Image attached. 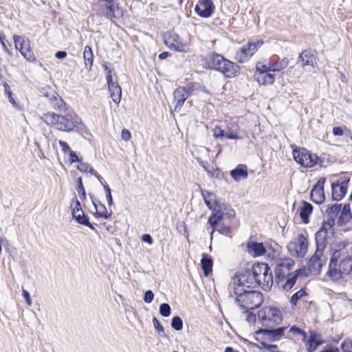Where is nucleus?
<instances>
[{"label":"nucleus","instance_id":"nucleus-46","mask_svg":"<svg viewBox=\"0 0 352 352\" xmlns=\"http://www.w3.org/2000/svg\"><path fill=\"white\" fill-rule=\"evenodd\" d=\"M78 168L82 172L93 173L94 171L89 164L83 162L80 163V164L78 166Z\"/></svg>","mask_w":352,"mask_h":352},{"label":"nucleus","instance_id":"nucleus-19","mask_svg":"<svg viewBox=\"0 0 352 352\" xmlns=\"http://www.w3.org/2000/svg\"><path fill=\"white\" fill-rule=\"evenodd\" d=\"M195 10L197 14L204 18L210 17L214 11V6L212 0H199L195 6Z\"/></svg>","mask_w":352,"mask_h":352},{"label":"nucleus","instance_id":"nucleus-3","mask_svg":"<svg viewBox=\"0 0 352 352\" xmlns=\"http://www.w3.org/2000/svg\"><path fill=\"white\" fill-rule=\"evenodd\" d=\"M236 296L235 302L241 309H254L260 306L263 302V296L261 292L246 289L237 285L231 288Z\"/></svg>","mask_w":352,"mask_h":352},{"label":"nucleus","instance_id":"nucleus-53","mask_svg":"<svg viewBox=\"0 0 352 352\" xmlns=\"http://www.w3.org/2000/svg\"><path fill=\"white\" fill-rule=\"evenodd\" d=\"M153 323L154 327L156 329L159 333H160V332L164 333V329L161 325L160 322H159V320L156 318H153Z\"/></svg>","mask_w":352,"mask_h":352},{"label":"nucleus","instance_id":"nucleus-9","mask_svg":"<svg viewBox=\"0 0 352 352\" xmlns=\"http://www.w3.org/2000/svg\"><path fill=\"white\" fill-rule=\"evenodd\" d=\"M263 45V40L253 39L243 45L236 53V58L240 63L247 62Z\"/></svg>","mask_w":352,"mask_h":352},{"label":"nucleus","instance_id":"nucleus-8","mask_svg":"<svg viewBox=\"0 0 352 352\" xmlns=\"http://www.w3.org/2000/svg\"><path fill=\"white\" fill-rule=\"evenodd\" d=\"M309 241L307 234H298L296 237L287 245V249L292 255L302 258L308 250Z\"/></svg>","mask_w":352,"mask_h":352},{"label":"nucleus","instance_id":"nucleus-54","mask_svg":"<svg viewBox=\"0 0 352 352\" xmlns=\"http://www.w3.org/2000/svg\"><path fill=\"white\" fill-rule=\"evenodd\" d=\"M69 162L71 164L80 162L78 155L72 151L69 152Z\"/></svg>","mask_w":352,"mask_h":352},{"label":"nucleus","instance_id":"nucleus-28","mask_svg":"<svg viewBox=\"0 0 352 352\" xmlns=\"http://www.w3.org/2000/svg\"><path fill=\"white\" fill-rule=\"evenodd\" d=\"M312 206L305 201H303L302 206L299 209V214L302 222L305 223H309V216L312 212Z\"/></svg>","mask_w":352,"mask_h":352},{"label":"nucleus","instance_id":"nucleus-59","mask_svg":"<svg viewBox=\"0 0 352 352\" xmlns=\"http://www.w3.org/2000/svg\"><path fill=\"white\" fill-rule=\"evenodd\" d=\"M55 56L58 59H64L67 56V53L64 51H58L56 53Z\"/></svg>","mask_w":352,"mask_h":352},{"label":"nucleus","instance_id":"nucleus-1","mask_svg":"<svg viewBox=\"0 0 352 352\" xmlns=\"http://www.w3.org/2000/svg\"><path fill=\"white\" fill-rule=\"evenodd\" d=\"M333 219L323 222L321 228L315 234L316 250L309 261L310 268L315 272L320 271L327 259V255L331 252L330 244L333 235Z\"/></svg>","mask_w":352,"mask_h":352},{"label":"nucleus","instance_id":"nucleus-18","mask_svg":"<svg viewBox=\"0 0 352 352\" xmlns=\"http://www.w3.org/2000/svg\"><path fill=\"white\" fill-rule=\"evenodd\" d=\"M325 181L326 179L324 177L319 179L311 191V199L317 204L323 203L325 199L324 193V184Z\"/></svg>","mask_w":352,"mask_h":352},{"label":"nucleus","instance_id":"nucleus-45","mask_svg":"<svg viewBox=\"0 0 352 352\" xmlns=\"http://www.w3.org/2000/svg\"><path fill=\"white\" fill-rule=\"evenodd\" d=\"M245 314L246 320L250 323H253L256 321V316L252 312H250V309H241Z\"/></svg>","mask_w":352,"mask_h":352},{"label":"nucleus","instance_id":"nucleus-34","mask_svg":"<svg viewBox=\"0 0 352 352\" xmlns=\"http://www.w3.org/2000/svg\"><path fill=\"white\" fill-rule=\"evenodd\" d=\"M93 204L96 209V213L98 217H103L106 219H109L111 213H109L104 205L100 204H97L94 201H93Z\"/></svg>","mask_w":352,"mask_h":352},{"label":"nucleus","instance_id":"nucleus-48","mask_svg":"<svg viewBox=\"0 0 352 352\" xmlns=\"http://www.w3.org/2000/svg\"><path fill=\"white\" fill-rule=\"evenodd\" d=\"M154 298V294L151 290L146 291L144 294V300L146 303H150Z\"/></svg>","mask_w":352,"mask_h":352},{"label":"nucleus","instance_id":"nucleus-22","mask_svg":"<svg viewBox=\"0 0 352 352\" xmlns=\"http://www.w3.org/2000/svg\"><path fill=\"white\" fill-rule=\"evenodd\" d=\"M286 327H279L275 329H261L256 332V336L263 335L273 341L279 340L284 336Z\"/></svg>","mask_w":352,"mask_h":352},{"label":"nucleus","instance_id":"nucleus-56","mask_svg":"<svg viewBox=\"0 0 352 352\" xmlns=\"http://www.w3.org/2000/svg\"><path fill=\"white\" fill-rule=\"evenodd\" d=\"M6 41V36H4V34H0V42H1V45H3L5 51H6L8 54H10V52L8 50V48L7 47Z\"/></svg>","mask_w":352,"mask_h":352},{"label":"nucleus","instance_id":"nucleus-25","mask_svg":"<svg viewBox=\"0 0 352 352\" xmlns=\"http://www.w3.org/2000/svg\"><path fill=\"white\" fill-rule=\"evenodd\" d=\"M298 274L292 275L286 278L276 280L278 285L285 291L290 290L295 285Z\"/></svg>","mask_w":352,"mask_h":352},{"label":"nucleus","instance_id":"nucleus-55","mask_svg":"<svg viewBox=\"0 0 352 352\" xmlns=\"http://www.w3.org/2000/svg\"><path fill=\"white\" fill-rule=\"evenodd\" d=\"M23 296L25 298L27 304L29 306H31L32 305V300H31V298H30V295L29 292L27 290L23 289Z\"/></svg>","mask_w":352,"mask_h":352},{"label":"nucleus","instance_id":"nucleus-12","mask_svg":"<svg viewBox=\"0 0 352 352\" xmlns=\"http://www.w3.org/2000/svg\"><path fill=\"white\" fill-rule=\"evenodd\" d=\"M164 44L170 50L179 52H187L189 50V45L187 42H184L175 33L170 32L164 36Z\"/></svg>","mask_w":352,"mask_h":352},{"label":"nucleus","instance_id":"nucleus-10","mask_svg":"<svg viewBox=\"0 0 352 352\" xmlns=\"http://www.w3.org/2000/svg\"><path fill=\"white\" fill-rule=\"evenodd\" d=\"M327 212L331 218H333V215H338L336 223L340 226L346 225L352 218V214L348 205H344L341 208V204H334L328 208Z\"/></svg>","mask_w":352,"mask_h":352},{"label":"nucleus","instance_id":"nucleus-41","mask_svg":"<svg viewBox=\"0 0 352 352\" xmlns=\"http://www.w3.org/2000/svg\"><path fill=\"white\" fill-rule=\"evenodd\" d=\"M159 311H160V314H161V316H162L163 317H168L170 315L171 309L168 304L162 303L160 306Z\"/></svg>","mask_w":352,"mask_h":352},{"label":"nucleus","instance_id":"nucleus-52","mask_svg":"<svg viewBox=\"0 0 352 352\" xmlns=\"http://www.w3.org/2000/svg\"><path fill=\"white\" fill-rule=\"evenodd\" d=\"M58 144H59L63 153H69L71 151L70 147L67 144V142H65L63 140H59Z\"/></svg>","mask_w":352,"mask_h":352},{"label":"nucleus","instance_id":"nucleus-14","mask_svg":"<svg viewBox=\"0 0 352 352\" xmlns=\"http://www.w3.org/2000/svg\"><path fill=\"white\" fill-rule=\"evenodd\" d=\"M197 85L193 83H189L186 87H180L174 91L173 96L176 101L175 107V111H179L183 106L186 100L190 94L196 90Z\"/></svg>","mask_w":352,"mask_h":352},{"label":"nucleus","instance_id":"nucleus-27","mask_svg":"<svg viewBox=\"0 0 352 352\" xmlns=\"http://www.w3.org/2000/svg\"><path fill=\"white\" fill-rule=\"evenodd\" d=\"M230 175L236 181L244 179L248 177L247 167L243 164H239L230 171Z\"/></svg>","mask_w":352,"mask_h":352},{"label":"nucleus","instance_id":"nucleus-63","mask_svg":"<svg viewBox=\"0 0 352 352\" xmlns=\"http://www.w3.org/2000/svg\"><path fill=\"white\" fill-rule=\"evenodd\" d=\"M3 87H4V91H5V93H6V95L12 93L11 91H10V87L8 85V83L4 82L3 83Z\"/></svg>","mask_w":352,"mask_h":352},{"label":"nucleus","instance_id":"nucleus-13","mask_svg":"<svg viewBox=\"0 0 352 352\" xmlns=\"http://www.w3.org/2000/svg\"><path fill=\"white\" fill-rule=\"evenodd\" d=\"M14 42L16 49L19 50L21 55L29 62H34L36 58L30 47V41L23 37L14 35Z\"/></svg>","mask_w":352,"mask_h":352},{"label":"nucleus","instance_id":"nucleus-37","mask_svg":"<svg viewBox=\"0 0 352 352\" xmlns=\"http://www.w3.org/2000/svg\"><path fill=\"white\" fill-rule=\"evenodd\" d=\"M221 220L219 222V223L215 227H212V230L210 232L211 234V239L212 238V234L214 232V230L217 229V230L226 236H231V230L230 228L228 226H224V225H220Z\"/></svg>","mask_w":352,"mask_h":352},{"label":"nucleus","instance_id":"nucleus-2","mask_svg":"<svg viewBox=\"0 0 352 352\" xmlns=\"http://www.w3.org/2000/svg\"><path fill=\"white\" fill-rule=\"evenodd\" d=\"M41 119L52 127L61 131L69 132L78 126H82L81 119L75 113L62 116L54 112L43 114Z\"/></svg>","mask_w":352,"mask_h":352},{"label":"nucleus","instance_id":"nucleus-20","mask_svg":"<svg viewBox=\"0 0 352 352\" xmlns=\"http://www.w3.org/2000/svg\"><path fill=\"white\" fill-rule=\"evenodd\" d=\"M349 179L344 180L340 184H331V195L333 200L340 201L345 195Z\"/></svg>","mask_w":352,"mask_h":352},{"label":"nucleus","instance_id":"nucleus-16","mask_svg":"<svg viewBox=\"0 0 352 352\" xmlns=\"http://www.w3.org/2000/svg\"><path fill=\"white\" fill-rule=\"evenodd\" d=\"M294 262L291 258H283L280 260L275 267V278L276 280L286 278L292 275L296 274V272L293 273Z\"/></svg>","mask_w":352,"mask_h":352},{"label":"nucleus","instance_id":"nucleus-51","mask_svg":"<svg viewBox=\"0 0 352 352\" xmlns=\"http://www.w3.org/2000/svg\"><path fill=\"white\" fill-rule=\"evenodd\" d=\"M289 332H291L294 334L302 335L303 336V340H305L306 338L305 333L303 331H302L300 328L296 327L295 326H293L289 329Z\"/></svg>","mask_w":352,"mask_h":352},{"label":"nucleus","instance_id":"nucleus-33","mask_svg":"<svg viewBox=\"0 0 352 352\" xmlns=\"http://www.w3.org/2000/svg\"><path fill=\"white\" fill-rule=\"evenodd\" d=\"M225 137L227 139L230 140H240L241 137L239 135V129L238 125H232L230 127H228L226 131H225Z\"/></svg>","mask_w":352,"mask_h":352},{"label":"nucleus","instance_id":"nucleus-5","mask_svg":"<svg viewBox=\"0 0 352 352\" xmlns=\"http://www.w3.org/2000/svg\"><path fill=\"white\" fill-rule=\"evenodd\" d=\"M211 65L213 69L221 72L228 78L236 76L239 71V67L237 64L218 54H214L212 56Z\"/></svg>","mask_w":352,"mask_h":352},{"label":"nucleus","instance_id":"nucleus-30","mask_svg":"<svg viewBox=\"0 0 352 352\" xmlns=\"http://www.w3.org/2000/svg\"><path fill=\"white\" fill-rule=\"evenodd\" d=\"M212 260L206 254H203L201 261V268L204 270L205 276H208L212 270Z\"/></svg>","mask_w":352,"mask_h":352},{"label":"nucleus","instance_id":"nucleus-42","mask_svg":"<svg viewBox=\"0 0 352 352\" xmlns=\"http://www.w3.org/2000/svg\"><path fill=\"white\" fill-rule=\"evenodd\" d=\"M306 295V292L303 289H300L298 292L295 293L290 299L291 303L296 305L299 299Z\"/></svg>","mask_w":352,"mask_h":352},{"label":"nucleus","instance_id":"nucleus-15","mask_svg":"<svg viewBox=\"0 0 352 352\" xmlns=\"http://www.w3.org/2000/svg\"><path fill=\"white\" fill-rule=\"evenodd\" d=\"M237 285H241V287L246 289H252L256 287V281L253 276L252 269L250 270H246L240 273L239 275L234 279L233 284L230 285V287L233 288V287Z\"/></svg>","mask_w":352,"mask_h":352},{"label":"nucleus","instance_id":"nucleus-57","mask_svg":"<svg viewBox=\"0 0 352 352\" xmlns=\"http://www.w3.org/2000/svg\"><path fill=\"white\" fill-rule=\"evenodd\" d=\"M332 132L335 136H341L344 133L343 129L340 126L333 127Z\"/></svg>","mask_w":352,"mask_h":352},{"label":"nucleus","instance_id":"nucleus-31","mask_svg":"<svg viewBox=\"0 0 352 352\" xmlns=\"http://www.w3.org/2000/svg\"><path fill=\"white\" fill-rule=\"evenodd\" d=\"M83 58L85 60V67L88 69H91L93 65L94 54L91 48L89 46L85 47L83 52Z\"/></svg>","mask_w":352,"mask_h":352},{"label":"nucleus","instance_id":"nucleus-64","mask_svg":"<svg viewBox=\"0 0 352 352\" xmlns=\"http://www.w3.org/2000/svg\"><path fill=\"white\" fill-rule=\"evenodd\" d=\"M169 55H170V54L167 52H162L159 55V58L160 59L163 60V59H165L166 58H167Z\"/></svg>","mask_w":352,"mask_h":352},{"label":"nucleus","instance_id":"nucleus-29","mask_svg":"<svg viewBox=\"0 0 352 352\" xmlns=\"http://www.w3.org/2000/svg\"><path fill=\"white\" fill-rule=\"evenodd\" d=\"M336 263L331 258L330 263H329V268L327 272V275L332 279V280H338L341 278L342 275L344 274V272H342L340 267H339L338 269L336 267Z\"/></svg>","mask_w":352,"mask_h":352},{"label":"nucleus","instance_id":"nucleus-47","mask_svg":"<svg viewBox=\"0 0 352 352\" xmlns=\"http://www.w3.org/2000/svg\"><path fill=\"white\" fill-rule=\"evenodd\" d=\"M54 101L56 102L55 103V105L57 106V108L59 111H63L65 109V102L62 100V98H58V97H54Z\"/></svg>","mask_w":352,"mask_h":352},{"label":"nucleus","instance_id":"nucleus-61","mask_svg":"<svg viewBox=\"0 0 352 352\" xmlns=\"http://www.w3.org/2000/svg\"><path fill=\"white\" fill-rule=\"evenodd\" d=\"M261 344L266 349H267L268 350H272V349H274L276 348V346L275 345H271V344H266L265 342H261Z\"/></svg>","mask_w":352,"mask_h":352},{"label":"nucleus","instance_id":"nucleus-23","mask_svg":"<svg viewBox=\"0 0 352 352\" xmlns=\"http://www.w3.org/2000/svg\"><path fill=\"white\" fill-rule=\"evenodd\" d=\"M247 250L248 254L253 257L261 256L264 255L266 252L262 243L252 241L247 243Z\"/></svg>","mask_w":352,"mask_h":352},{"label":"nucleus","instance_id":"nucleus-38","mask_svg":"<svg viewBox=\"0 0 352 352\" xmlns=\"http://www.w3.org/2000/svg\"><path fill=\"white\" fill-rule=\"evenodd\" d=\"M256 73L271 72V64L267 60H259L256 63Z\"/></svg>","mask_w":352,"mask_h":352},{"label":"nucleus","instance_id":"nucleus-26","mask_svg":"<svg viewBox=\"0 0 352 352\" xmlns=\"http://www.w3.org/2000/svg\"><path fill=\"white\" fill-rule=\"evenodd\" d=\"M108 87L112 100L116 104H118L120 102L122 97L121 87H120L117 81H115L114 84H110V85Z\"/></svg>","mask_w":352,"mask_h":352},{"label":"nucleus","instance_id":"nucleus-43","mask_svg":"<svg viewBox=\"0 0 352 352\" xmlns=\"http://www.w3.org/2000/svg\"><path fill=\"white\" fill-rule=\"evenodd\" d=\"M213 135L217 139H222L225 137V130L222 129L220 126H216L213 129Z\"/></svg>","mask_w":352,"mask_h":352},{"label":"nucleus","instance_id":"nucleus-40","mask_svg":"<svg viewBox=\"0 0 352 352\" xmlns=\"http://www.w3.org/2000/svg\"><path fill=\"white\" fill-rule=\"evenodd\" d=\"M171 327L176 331L182 330L183 328V321L179 316H174L172 319Z\"/></svg>","mask_w":352,"mask_h":352},{"label":"nucleus","instance_id":"nucleus-35","mask_svg":"<svg viewBox=\"0 0 352 352\" xmlns=\"http://www.w3.org/2000/svg\"><path fill=\"white\" fill-rule=\"evenodd\" d=\"M321 342L316 339L314 335H311L308 340L306 341V347L308 352H314Z\"/></svg>","mask_w":352,"mask_h":352},{"label":"nucleus","instance_id":"nucleus-32","mask_svg":"<svg viewBox=\"0 0 352 352\" xmlns=\"http://www.w3.org/2000/svg\"><path fill=\"white\" fill-rule=\"evenodd\" d=\"M340 267L344 274H352V256H349L341 260Z\"/></svg>","mask_w":352,"mask_h":352},{"label":"nucleus","instance_id":"nucleus-11","mask_svg":"<svg viewBox=\"0 0 352 352\" xmlns=\"http://www.w3.org/2000/svg\"><path fill=\"white\" fill-rule=\"evenodd\" d=\"M294 160L302 166L311 168L315 166L318 162V157L311 153L305 148H296L293 150Z\"/></svg>","mask_w":352,"mask_h":352},{"label":"nucleus","instance_id":"nucleus-50","mask_svg":"<svg viewBox=\"0 0 352 352\" xmlns=\"http://www.w3.org/2000/svg\"><path fill=\"white\" fill-rule=\"evenodd\" d=\"M121 137L123 140L127 142L131 138V132L126 129H123L121 132Z\"/></svg>","mask_w":352,"mask_h":352},{"label":"nucleus","instance_id":"nucleus-49","mask_svg":"<svg viewBox=\"0 0 352 352\" xmlns=\"http://www.w3.org/2000/svg\"><path fill=\"white\" fill-rule=\"evenodd\" d=\"M7 96L8 98L9 102L12 104V106L14 108H16L18 110H21L22 109L21 106L14 100V98L12 96V93L9 94H7Z\"/></svg>","mask_w":352,"mask_h":352},{"label":"nucleus","instance_id":"nucleus-58","mask_svg":"<svg viewBox=\"0 0 352 352\" xmlns=\"http://www.w3.org/2000/svg\"><path fill=\"white\" fill-rule=\"evenodd\" d=\"M142 241L147 243L148 244H152L153 243L152 237L148 234H143L142 236Z\"/></svg>","mask_w":352,"mask_h":352},{"label":"nucleus","instance_id":"nucleus-36","mask_svg":"<svg viewBox=\"0 0 352 352\" xmlns=\"http://www.w3.org/2000/svg\"><path fill=\"white\" fill-rule=\"evenodd\" d=\"M289 60L286 58H283L281 60L274 62L271 64V72H278L287 67Z\"/></svg>","mask_w":352,"mask_h":352},{"label":"nucleus","instance_id":"nucleus-24","mask_svg":"<svg viewBox=\"0 0 352 352\" xmlns=\"http://www.w3.org/2000/svg\"><path fill=\"white\" fill-rule=\"evenodd\" d=\"M254 78L261 85H272L275 80L274 75L267 72L255 73Z\"/></svg>","mask_w":352,"mask_h":352},{"label":"nucleus","instance_id":"nucleus-60","mask_svg":"<svg viewBox=\"0 0 352 352\" xmlns=\"http://www.w3.org/2000/svg\"><path fill=\"white\" fill-rule=\"evenodd\" d=\"M107 81L108 86H109L110 84H114L115 81L113 80L111 70H109L108 74L107 75Z\"/></svg>","mask_w":352,"mask_h":352},{"label":"nucleus","instance_id":"nucleus-4","mask_svg":"<svg viewBox=\"0 0 352 352\" xmlns=\"http://www.w3.org/2000/svg\"><path fill=\"white\" fill-rule=\"evenodd\" d=\"M251 269L256 281V287L260 286L266 291L270 290L273 285V277L268 265L259 263L254 264Z\"/></svg>","mask_w":352,"mask_h":352},{"label":"nucleus","instance_id":"nucleus-44","mask_svg":"<svg viewBox=\"0 0 352 352\" xmlns=\"http://www.w3.org/2000/svg\"><path fill=\"white\" fill-rule=\"evenodd\" d=\"M77 183H78V192L80 197L82 199H85L86 198V192H85V190L82 185L81 177H79L78 179Z\"/></svg>","mask_w":352,"mask_h":352},{"label":"nucleus","instance_id":"nucleus-62","mask_svg":"<svg viewBox=\"0 0 352 352\" xmlns=\"http://www.w3.org/2000/svg\"><path fill=\"white\" fill-rule=\"evenodd\" d=\"M106 198L107 200V203L109 206H111L113 204V199L111 196V193H107Z\"/></svg>","mask_w":352,"mask_h":352},{"label":"nucleus","instance_id":"nucleus-6","mask_svg":"<svg viewBox=\"0 0 352 352\" xmlns=\"http://www.w3.org/2000/svg\"><path fill=\"white\" fill-rule=\"evenodd\" d=\"M201 195L207 207L213 211L208 219V223L211 227H215L223 219V214L219 210L216 195L208 190H201Z\"/></svg>","mask_w":352,"mask_h":352},{"label":"nucleus","instance_id":"nucleus-17","mask_svg":"<svg viewBox=\"0 0 352 352\" xmlns=\"http://www.w3.org/2000/svg\"><path fill=\"white\" fill-rule=\"evenodd\" d=\"M71 208L72 210V216L78 223L88 226L91 230H94V227L89 223L88 217L85 215L84 212L82 210L80 203L76 198L72 199Z\"/></svg>","mask_w":352,"mask_h":352},{"label":"nucleus","instance_id":"nucleus-21","mask_svg":"<svg viewBox=\"0 0 352 352\" xmlns=\"http://www.w3.org/2000/svg\"><path fill=\"white\" fill-rule=\"evenodd\" d=\"M299 61L302 63V66H311L315 67L317 63L316 53L311 50H304L298 57Z\"/></svg>","mask_w":352,"mask_h":352},{"label":"nucleus","instance_id":"nucleus-39","mask_svg":"<svg viewBox=\"0 0 352 352\" xmlns=\"http://www.w3.org/2000/svg\"><path fill=\"white\" fill-rule=\"evenodd\" d=\"M336 352H352V341L349 340H344L342 343L340 349H336Z\"/></svg>","mask_w":352,"mask_h":352},{"label":"nucleus","instance_id":"nucleus-7","mask_svg":"<svg viewBox=\"0 0 352 352\" xmlns=\"http://www.w3.org/2000/svg\"><path fill=\"white\" fill-rule=\"evenodd\" d=\"M258 318L263 324L274 327L278 324L283 320L281 311L274 307H266L258 311Z\"/></svg>","mask_w":352,"mask_h":352}]
</instances>
